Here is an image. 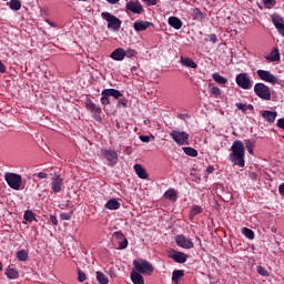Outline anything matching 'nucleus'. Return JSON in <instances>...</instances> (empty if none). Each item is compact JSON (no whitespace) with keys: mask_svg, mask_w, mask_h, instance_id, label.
<instances>
[{"mask_svg":"<svg viewBox=\"0 0 284 284\" xmlns=\"http://www.w3.org/2000/svg\"><path fill=\"white\" fill-rule=\"evenodd\" d=\"M229 160L237 168H245V144H243V141L235 140L233 142Z\"/></svg>","mask_w":284,"mask_h":284,"instance_id":"nucleus-1","label":"nucleus"},{"mask_svg":"<svg viewBox=\"0 0 284 284\" xmlns=\"http://www.w3.org/2000/svg\"><path fill=\"white\" fill-rule=\"evenodd\" d=\"M110 97L115 99L118 101L119 105H122V108H128V99L122 98L123 93L116 89H104L101 92L100 103L102 105H110Z\"/></svg>","mask_w":284,"mask_h":284,"instance_id":"nucleus-2","label":"nucleus"},{"mask_svg":"<svg viewBox=\"0 0 284 284\" xmlns=\"http://www.w3.org/2000/svg\"><path fill=\"white\" fill-rule=\"evenodd\" d=\"M133 270L139 274H143L144 276H152L154 273V265L150 263L148 260H134L133 261Z\"/></svg>","mask_w":284,"mask_h":284,"instance_id":"nucleus-3","label":"nucleus"},{"mask_svg":"<svg viewBox=\"0 0 284 284\" xmlns=\"http://www.w3.org/2000/svg\"><path fill=\"white\" fill-rule=\"evenodd\" d=\"M254 92L258 99L263 101H272V89L263 82H258L254 85Z\"/></svg>","mask_w":284,"mask_h":284,"instance_id":"nucleus-4","label":"nucleus"},{"mask_svg":"<svg viewBox=\"0 0 284 284\" xmlns=\"http://www.w3.org/2000/svg\"><path fill=\"white\" fill-rule=\"evenodd\" d=\"M4 181L7 182L9 187H11V190L16 191L21 190V186L23 185V179L17 173H6Z\"/></svg>","mask_w":284,"mask_h":284,"instance_id":"nucleus-5","label":"nucleus"},{"mask_svg":"<svg viewBox=\"0 0 284 284\" xmlns=\"http://www.w3.org/2000/svg\"><path fill=\"white\" fill-rule=\"evenodd\" d=\"M170 136L175 141L178 145H189L190 134L185 131L173 130Z\"/></svg>","mask_w":284,"mask_h":284,"instance_id":"nucleus-6","label":"nucleus"},{"mask_svg":"<svg viewBox=\"0 0 284 284\" xmlns=\"http://www.w3.org/2000/svg\"><path fill=\"white\" fill-rule=\"evenodd\" d=\"M102 19L108 22V28H112V30L121 29V20L113 16L112 13L104 11L101 13Z\"/></svg>","mask_w":284,"mask_h":284,"instance_id":"nucleus-7","label":"nucleus"},{"mask_svg":"<svg viewBox=\"0 0 284 284\" xmlns=\"http://www.w3.org/2000/svg\"><path fill=\"white\" fill-rule=\"evenodd\" d=\"M235 83H237L239 88H242V90L252 89V79H250L247 73H239L235 78Z\"/></svg>","mask_w":284,"mask_h":284,"instance_id":"nucleus-8","label":"nucleus"},{"mask_svg":"<svg viewBox=\"0 0 284 284\" xmlns=\"http://www.w3.org/2000/svg\"><path fill=\"white\" fill-rule=\"evenodd\" d=\"M50 187L54 194H59L63 190V178H61V174L54 173L52 175Z\"/></svg>","mask_w":284,"mask_h":284,"instance_id":"nucleus-9","label":"nucleus"},{"mask_svg":"<svg viewBox=\"0 0 284 284\" xmlns=\"http://www.w3.org/2000/svg\"><path fill=\"white\" fill-rule=\"evenodd\" d=\"M257 77H260L261 81H265L266 83H272L273 85L278 83V78L272 72L266 70H257L256 71Z\"/></svg>","mask_w":284,"mask_h":284,"instance_id":"nucleus-10","label":"nucleus"},{"mask_svg":"<svg viewBox=\"0 0 284 284\" xmlns=\"http://www.w3.org/2000/svg\"><path fill=\"white\" fill-rule=\"evenodd\" d=\"M175 243L182 250H192L194 247V242L191 239L185 237V235L180 234L175 236Z\"/></svg>","mask_w":284,"mask_h":284,"instance_id":"nucleus-11","label":"nucleus"},{"mask_svg":"<svg viewBox=\"0 0 284 284\" xmlns=\"http://www.w3.org/2000/svg\"><path fill=\"white\" fill-rule=\"evenodd\" d=\"M126 12H132L133 14H141L143 12V6L139 1H129L125 4Z\"/></svg>","mask_w":284,"mask_h":284,"instance_id":"nucleus-12","label":"nucleus"},{"mask_svg":"<svg viewBox=\"0 0 284 284\" xmlns=\"http://www.w3.org/2000/svg\"><path fill=\"white\" fill-rule=\"evenodd\" d=\"M169 258H172L175 263H186L187 254L179 251H173V253L169 254Z\"/></svg>","mask_w":284,"mask_h":284,"instance_id":"nucleus-13","label":"nucleus"},{"mask_svg":"<svg viewBox=\"0 0 284 284\" xmlns=\"http://www.w3.org/2000/svg\"><path fill=\"white\" fill-rule=\"evenodd\" d=\"M103 154L111 165L119 163V154L114 150H104Z\"/></svg>","mask_w":284,"mask_h":284,"instance_id":"nucleus-14","label":"nucleus"},{"mask_svg":"<svg viewBox=\"0 0 284 284\" xmlns=\"http://www.w3.org/2000/svg\"><path fill=\"white\" fill-rule=\"evenodd\" d=\"M150 26H154V23L143 21V20H136L133 23V29L135 30V32H145V30H148V28H150Z\"/></svg>","mask_w":284,"mask_h":284,"instance_id":"nucleus-15","label":"nucleus"},{"mask_svg":"<svg viewBox=\"0 0 284 284\" xmlns=\"http://www.w3.org/2000/svg\"><path fill=\"white\" fill-rule=\"evenodd\" d=\"M85 108L87 110H89V112H92L93 114H101L102 112L101 106L97 105L90 98H87L85 100Z\"/></svg>","mask_w":284,"mask_h":284,"instance_id":"nucleus-16","label":"nucleus"},{"mask_svg":"<svg viewBox=\"0 0 284 284\" xmlns=\"http://www.w3.org/2000/svg\"><path fill=\"white\" fill-rule=\"evenodd\" d=\"M262 116L265 119V121H267V123H274V121H276V116H278V113L276 111L265 110L262 111Z\"/></svg>","mask_w":284,"mask_h":284,"instance_id":"nucleus-17","label":"nucleus"},{"mask_svg":"<svg viewBox=\"0 0 284 284\" xmlns=\"http://www.w3.org/2000/svg\"><path fill=\"white\" fill-rule=\"evenodd\" d=\"M110 57L113 59V61H123V59H125V49L118 48L111 53Z\"/></svg>","mask_w":284,"mask_h":284,"instance_id":"nucleus-18","label":"nucleus"},{"mask_svg":"<svg viewBox=\"0 0 284 284\" xmlns=\"http://www.w3.org/2000/svg\"><path fill=\"white\" fill-rule=\"evenodd\" d=\"M180 63H181V65H184V68H192L193 70H196V68H199V64H196V62H194V60H192L191 58H187V57H181Z\"/></svg>","mask_w":284,"mask_h":284,"instance_id":"nucleus-19","label":"nucleus"},{"mask_svg":"<svg viewBox=\"0 0 284 284\" xmlns=\"http://www.w3.org/2000/svg\"><path fill=\"white\" fill-rule=\"evenodd\" d=\"M142 273H139L134 270L131 271V281L133 284H145V280H143Z\"/></svg>","mask_w":284,"mask_h":284,"instance_id":"nucleus-20","label":"nucleus"},{"mask_svg":"<svg viewBox=\"0 0 284 284\" xmlns=\"http://www.w3.org/2000/svg\"><path fill=\"white\" fill-rule=\"evenodd\" d=\"M169 26H171V28H174V30H181V28H183V21H181V19L176 17H170Z\"/></svg>","mask_w":284,"mask_h":284,"instance_id":"nucleus-21","label":"nucleus"},{"mask_svg":"<svg viewBox=\"0 0 284 284\" xmlns=\"http://www.w3.org/2000/svg\"><path fill=\"white\" fill-rule=\"evenodd\" d=\"M133 168L139 179H143V180L148 179L149 176L148 171H145V168H143V165L135 164Z\"/></svg>","mask_w":284,"mask_h":284,"instance_id":"nucleus-22","label":"nucleus"},{"mask_svg":"<svg viewBox=\"0 0 284 284\" xmlns=\"http://www.w3.org/2000/svg\"><path fill=\"white\" fill-rule=\"evenodd\" d=\"M4 274L7 278H10L11 281L19 278V272L10 266L6 268Z\"/></svg>","mask_w":284,"mask_h":284,"instance_id":"nucleus-23","label":"nucleus"},{"mask_svg":"<svg viewBox=\"0 0 284 284\" xmlns=\"http://www.w3.org/2000/svg\"><path fill=\"white\" fill-rule=\"evenodd\" d=\"M104 207H106V210H119L121 207V203H119L116 199H111L105 203Z\"/></svg>","mask_w":284,"mask_h":284,"instance_id":"nucleus-24","label":"nucleus"},{"mask_svg":"<svg viewBox=\"0 0 284 284\" xmlns=\"http://www.w3.org/2000/svg\"><path fill=\"white\" fill-rule=\"evenodd\" d=\"M164 199H166L168 201L176 202V199H178L176 190L169 189L168 191H165Z\"/></svg>","mask_w":284,"mask_h":284,"instance_id":"nucleus-25","label":"nucleus"},{"mask_svg":"<svg viewBox=\"0 0 284 284\" xmlns=\"http://www.w3.org/2000/svg\"><path fill=\"white\" fill-rule=\"evenodd\" d=\"M183 276H185L184 270H174L172 273L173 283H179V278H183Z\"/></svg>","mask_w":284,"mask_h":284,"instance_id":"nucleus-26","label":"nucleus"},{"mask_svg":"<svg viewBox=\"0 0 284 284\" xmlns=\"http://www.w3.org/2000/svg\"><path fill=\"white\" fill-rule=\"evenodd\" d=\"M193 20L194 21H205V14L202 13L199 8L193 9Z\"/></svg>","mask_w":284,"mask_h":284,"instance_id":"nucleus-27","label":"nucleus"},{"mask_svg":"<svg viewBox=\"0 0 284 284\" xmlns=\"http://www.w3.org/2000/svg\"><path fill=\"white\" fill-rule=\"evenodd\" d=\"M203 213V207L199 205H193L191 211H190V219H194V216L202 214Z\"/></svg>","mask_w":284,"mask_h":284,"instance_id":"nucleus-28","label":"nucleus"},{"mask_svg":"<svg viewBox=\"0 0 284 284\" xmlns=\"http://www.w3.org/2000/svg\"><path fill=\"white\" fill-rule=\"evenodd\" d=\"M184 154H187V156H199V151L192 146H184L182 148Z\"/></svg>","mask_w":284,"mask_h":284,"instance_id":"nucleus-29","label":"nucleus"},{"mask_svg":"<svg viewBox=\"0 0 284 284\" xmlns=\"http://www.w3.org/2000/svg\"><path fill=\"white\" fill-rule=\"evenodd\" d=\"M272 21H273V26H275L276 30H278L284 24L283 18H281V16H278V14H274L272 18Z\"/></svg>","mask_w":284,"mask_h":284,"instance_id":"nucleus-30","label":"nucleus"},{"mask_svg":"<svg viewBox=\"0 0 284 284\" xmlns=\"http://www.w3.org/2000/svg\"><path fill=\"white\" fill-rule=\"evenodd\" d=\"M212 79H214V81L216 83H220L221 85H225V83H227V78H225L219 73H213Z\"/></svg>","mask_w":284,"mask_h":284,"instance_id":"nucleus-31","label":"nucleus"},{"mask_svg":"<svg viewBox=\"0 0 284 284\" xmlns=\"http://www.w3.org/2000/svg\"><path fill=\"white\" fill-rule=\"evenodd\" d=\"M97 281L100 284H109L110 280H108V276H105V274H103V272L98 271L97 272Z\"/></svg>","mask_w":284,"mask_h":284,"instance_id":"nucleus-32","label":"nucleus"},{"mask_svg":"<svg viewBox=\"0 0 284 284\" xmlns=\"http://www.w3.org/2000/svg\"><path fill=\"white\" fill-rule=\"evenodd\" d=\"M242 234H243V236L248 239V241H254L255 234H254V231H252V229L243 227Z\"/></svg>","mask_w":284,"mask_h":284,"instance_id":"nucleus-33","label":"nucleus"},{"mask_svg":"<svg viewBox=\"0 0 284 284\" xmlns=\"http://www.w3.org/2000/svg\"><path fill=\"white\" fill-rule=\"evenodd\" d=\"M17 258L20 262H26L28 261V251L26 250H20L17 252Z\"/></svg>","mask_w":284,"mask_h":284,"instance_id":"nucleus-34","label":"nucleus"},{"mask_svg":"<svg viewBox=\"0 0 284 284\" xmlns=\"http://www.w3.org/2000/svg\"><path fill=\"white\" fill-rule=\"evenodd\" d=\"M9 8H10L11 10H14V11L21 10V1H19V0H11V1L9 2Z\"/></svg>","mask_w":284,"mask_h":284,"instance_id":"nucleus-35","label":"nucleus"},{"mask_svg":"<svg viewBox=\"0 0 284 284\" xmlns=\"http://www.w3.org/2000/svg\"><path fill=\"white\" fill-rule=\"evenodd\" d=\"M24 221H27L28 223H32V221H34V212L28 210L24 212L23 215Z\"/></svg>","mask_w":284,"mask_h":284,"instance_id":"nucleus-36","label":"nucleus"},{"mask_svg":"<svg viewBox=\"0 0 284 284\" xmlns=\"http://www.w3.org/2000/svg\"><path fill=\"white\" fill-rule=\"evenodd\" d=\"M245 148L248 154H254V148H255L254 141L246 140Z\"/></svg>","mask_w":284,"mask_h":284,"instance_id":"nucleus-37","label":"nucleus"},{"mask_svg":"<svg viewBox=\"0 0 284 284\" xmlns=\"http://www.w3.org/2000/svg\"><path fill=\"white\" fill-rule=\"evenodd\" d=\"M271 61H281V53H278V49H273L272 50Z\"/></svg>","mask_w":284,"mask_h":284,"instance_id":"nucleus-38","label":"nucleus"},{"mask_svg":"<svg viewBox=\"0 0 284 284\" xmlns=\"http://www.w3.org/2000/svg\"><path fill=\"white\" fill-rule=\"evenodd\" d=\"M263 3H264V8H267L268 10L274 8V6H276L275 0H263Z\"/></svg>","mask_w":284,"mask_h":284,"instance_id":"nucleus-39","label":"nucleus"},{"mask_svg":"<svg viewBox=\"0 0 284 284\" xmlns=\"http://www.w3.org/2000/svg\"><path fill=\"white\" fill-rule=\"evenodd\" d=\"M210 92L213 97H215V99H219V95L221 94V89L219 87H213Z\"/></svg>","mask_w":284,"mask_h":284,"instance_id":"nucleus-40","label":"nucleus"},{"mask_svg":"<svg viewBox=\"0 0 284 284\" xmlns=\"http://www.w3.org/2000/svg\"><path fill=\"white\" fill-rule=\"evenodd\" d=\"M257 274H260L261 276H270V273L265 270V267L263 266H257Z\"/></svg>","mask_w":284,"mask_h":284,"instance_id":"nucleus-41","label":"nucleus"},{"mask_svg":"<svg viewBox=\"0 0 284 284\" xmlns=\"http://www.w3.org/2000/svg\"><path fill=\"white\" fill-rule=\"evenodd\" d=\"M119 247L118 250H125V247H128V240L126 237H124L123 240L119 241Z\"/></svg>","mask_w":284,"mask_h":284,"instance_id":"nucleus-42","label":"nucleus"},{"mask_svg":"<svg viewBox=\"0 0 284 284\" xmlns=\"http://www.w3.org/2000/svg\"><path fill=\"white\" fill-rule=\"evenodd\" d=\"M152 139H154V135H140V141H142V143H150Z\"/></svg>","mask_w":284,"mask_h":284,"instance_id":"nucleus-43","label":"nucleus"},{"mask_svg":"<svg viewBox=\"0 0 284 284\" xmlns=\"http://www.w3.org/2000/svg\"><path fill=\"white\" fill-rule=\"evenodd\" d=\"M113 236H114V239H116L118 241H123V239H125V235H124L123 232H121V231H115V232L113 233Z\"/></svg>","mask_w":284,"mask_h":284,"instance_id":"nucleus-44","label":"nucleus"},{"mask_svg":"<svg viewBox=\"0 0 284 284\" xmlns=\"http://www.w3.org/2000/svg\"><path fill=\"white\" fill-rule=\"evenodd\" d=\"M134 54H136V51L134 49H128L126 51H124V57H128V59H132Z\"/></svg>","mask_w":284,"mask_h":284,"instance_id":"nucleus-45","label":"nucleus"},{"mask_svg":"<svg viewBox=\"0 0 284 284\" xmlns=\"http://www.w3.org/2000/svg\"><path fill=\"white\" fill-rule=\"evenodd\" d=\"M60 219L61 221H70L72 219V213H61Z\"/></svg>","mask_w":284,"mask_h":284,"instance_id":"nucleus-46","label":"nucleus"},{"mask_svg":"<svg viewBox=\"0 0 284 284\" xmlns=\"http://www.w3.org/2000/svg\"><path fill=\"white\" fill-rule=\"evenodd\" d=\"M85 278H88V276L85 275V273H83V271H79L78 272V281L80 283H83L85 281Z\"/></svg>","mask_w":284,"mask_h":284,"instance_id":"nucleus-47","label":"nucleus"},{"mask_svg":"<svg viewBox=\"0 0 284 284\" xmlns=\"http://www.w3.org/2000/svg\"><path fill=\"white\" fill-rule=\"evenodd\" d=\"M207 37H209V41L213 44L216 43V41H219V38L216 37V33H211Z\"/></svg>","mask_w":284,"mask_h":284,"instance_id":"nucleus-48","label":"nucleus"},{"mask_svg":"<svg viewBox=\"0 0 284 284\" xmlns=\"http://www.w3.org/2000/svg\"><path fill=\"white\" fill-rule=\"evenodd\" d=\"M33 176L37 179H48V173L39 172V173H34Z\"/></svg>","mask_w":284,"mask_h":284,"instance_id":"nucleus-49","label":"nucleus"},{"mask_svg":"<svg viewBox=\"0 0 284 284\" xmlns=\"http://www.w3.org/2000/svg\"><path fill=\"white\" fill-rule=\"evenodd\" d=\"M235 106L239 109V110H242V112H246V104H243L241 102H237L235 103Z\"/></svg>","mask_w":284,"mask_h":284,"instance_id":"nucleus-50","label":"nucleus"},{"mask_svg":"<svg viewBox=\"0 0 284 284\" xmlns=\"http://www.w3.org/2000/svg\"><path fill=\"white\" fill-rule=\"evenodd\" d=\"M49 221L52 223V225H59V220L55 215H50Z\"/></svg>","mask_w":284,"mask_h":284,"instance_id":"nucleus-51","label":"nucleus"},{"mask_svg":"<svg viewBox=\"0 0 284 284\" xmlns=\"http://www.w3.org/2000/svg\"><path fill=\"white\" fill-rule=\"evenodd\" d=\"M146 6H156L159 0H142Z\"/></svg>","mask_w":284,"mask_h":284,"instance_id":"nucleus-52","label":"nucleus"},{"mask_svg":"<svg viewBox=\"0 0 284 284\" xmlns=\"http://www.w3.org/2000/svg\"><path fill=\"white\" fill-rule=\"evenodd\" d=\"M277 128L281 130H284V118H281L277 120Z\"/></svg>","mask_w":284,"mask_h":284,"instance_id":"nucleus-53","label":"nucleus"},{"mask_svg":"<svg viewBox=\"0 0 284 284\" xmlns=\"http://www.w3.org/2000/svg\"><path fill=\"white\" fill-rule=\"evenodd\" d=\"M0 72L1 74H6L7 69H6V64H3V62L0 60Z\"/></svg>","mask_w":284,"mask_h":284,"instance_id":"nucleus-54","label":"nucleus"},{"mask_svg":"<svg viewBox=\"0 0 284 284\" xmlns=\"http://www.w3.org/2000/svg\"><path fill=\"white\" fill-rule=\"evenodd\" d=\"M278 193L284 197V183L278 185Z\"/></svg>","mask_w":284,"mask_h":284,"instance_id":"nucleus-55","label":"nucleus"},{"mask_svg":"<svg viewBox=\"0 0 284 284\" xmlns=\"http://www.w3.org/2000/svg\"><path fill=\"white\" fill-rule=\"evenodd\" d=\"M206 173H207V174H213V173H214V166H213V165H209V166L206 168Z\"/></svg>","mask_w":284,"mask_h":284,"instance_id":"nucleus-56","label":"nucleus"},{"mask_svg":"<svg viewBox=\"0 0 284 284\" xmlns=\"http://www.w3.org/2000/svg\"><path fill=\"white\" fill-rule=\"evenodd\" d=\"M277 32H280L282 37H284V24L277 29Z\"/></svg>","mask_w":284,"mask_h":284,"instance_id":"nucleus-57","label":"nucleus"},{"mask_svg":"<svg viewBox=\"0 0 284 284\" xmlns=\"http://www.w3.org/2000/svg\"><path fill=\"white\" fill-rule=\"evenodd\" d=\"M45 21H47L48 24L51 26V28H57V23H54V22H52V21H50L48 19Z\"/></svg>","mask_w":284,"mask_h":284,"instance_id":"nucleus-58","label":"nucleus"},{"mask_svg":"<svg viewBox=\"0 0 284 284\" xmlns=\"http://www.w3.org/2000/svg\"><path fill=\"white\" fill-rule=\"evenodd\" d=\"M178 119H182V121H185V119H187V114H179Z\"/></svg>","mask_w":284,"mask_h":284,"instance_id":"nucleus-59","label":"nucleus"},{"mask_svg":"<svg viewBox=\"0 0 284 284\" xmlns=\"http://www.w3.org/2000/svg\"><path fill=\"white\" fill-rule=\"evenodd\" d=\"M108 3H111L112 6H114V3H119V0H106Z\"/></svg>","mask_w":284,"mask_h":284,"instance_id":"nucleus-60","label":"nucleus"},{"mask_svg":"<svg viewBox=\"0 0 284 284\" xmlns=\"http://www.w3.org/2000/svg\"><path fill=\"white\" fill-rule=\"evenodd\" d=\"M247 110H251V111L254 110V105H252V104H246V111H247Z\"/></svg>","mask_w":284,"mask_h":284,"instance_id":"nucleus-61","label":"nucleus"},{"mask_svg":"<svg viewBox=\"0 0 284 284\" xmlns=\"http://www.w3.org/2000/svg\"><path fill=\"white\" fill-rule=\"evenodd\" d=\"M109 274H110L111 278H115L116 277V274L114 272H112V271H110Z\"/></svg>","mask_w":284,"mask_h":284,"instance_id":"nucleus-62","label":"nucleus"},{"mask_svg":"<svg viewBox=\"0 0 284 284\" xmlns=\"http://www.w3.org/2000/svg\"><path fill=\"white\" fill-rule=\"evenodd\" d=\"M3 270V265L1 264V262H0V272Z\"/></svg>","mask_w":284,"mask_h":284,"instance_id":"nucleus-63","label":"nucleus"},{"mask_svg":"<svg viewBox=\"0 0 284 284\" xmlns=\"http://www.w3.org/2000/svg\"><path fill=\"white\" fill-rule=\"evenodd\" d=\"M282 139L284 140V135L282 136Z\"/></svg>","mask_w":284,"mask_h":284,"instance_id":"nucleus-64","label":"nucleus"}]
</instances>
